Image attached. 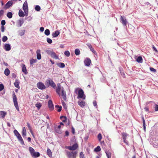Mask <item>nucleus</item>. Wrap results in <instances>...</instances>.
I'll return each mask as SVG.
<instances>
[{"label":"nucleus","instance_id":"nucleus-30","mask_svg":"<svg viewBox=\"0 0 158 158\" xmlns=\"http://www.w3.org/2000/svg\"><path fill=\"white\" fill-rule=\"evenodd\" d=\"M19 15L20 17H24L25 16V15L23 12L21 10H20L19 11Z\"/></svg>","mask_w":158,"mask_h":158},{"label":"nucleus","instance_id":"nucleus-39","mask_svg":"<svg viewBox=\"0 0 158 158\" xmlns=\"http://www.w3.org/2000/svg\"><path fill=\"white\" fill-rule=\"evenodd\" d=\"M29 150L31 155H32L33 153L35 152V150L34 149L31 147H29Z\"/></svg>","mask_w":158,"mask_h":158},{"label":"nucleus","instance_id":"nucleus-12","mask_svg":"<svg viewBox=\"0 0 158 158\" xmlns=\"http://www.w3.org/2000/svg\"><path fill=\"white\" fill-rule=\"evenodd\" d=\"M24 23V21L22 19H19L17 22V26L18 27H19L22 26Z\"/></svg>","mask_w":158,"mask_h":158},{"label":"nucleus","instance_id":"nucleus-48","mask_svg":"<svg viewBox=\"0 0 158 158\" xmlns=\"http://www.w3.org/2000/svg\"><path fill=\"white\" fill-rule=\"evenodd\" d=\"M153 146L155 148H157L158 147V140H156V141L153 143Z\"/></svg>","mask_w":158,"mask_h":158},{"label":"nucleus","instance_id":"nucleus-46","mask_svg":"<svg viewBox=\"0 0 158 158\" xmlns=\"http://www.w3.org/2000/svg\"><path fill=\"white\" fill-rule=\"evenodd\" d=\"M62 105L63 108L66 110L67 109V106L66 103L64 102H62Z\"/></svg>","mask_w":158,"mask_h":158},{"label":"nucleus","instance_id":"nucleus-55","mask_svg":"<svg viewBox=\"0 0 158 158\" xmlns=\"http://www.w3.org/2000/svg\"><path fill=\"white\" fill-rule=\"evenodd\" d=\"M80 158H85L82 152H81L80 154Z\"/></svg>","mask_w":158,"mask_h":158},{"label":"nucleus","instance_id":"nucleus-3","mask_svg":"<svg viewBox=\"0 0 158 158\" xmlns=\"http://www.w3.org/2000/svg\"><path fill=\"white\" fill-rule=\"evenodd\" d=\"M46 52L48 54L50 55L52 58L55 59H58V56L53 51H52L51 50H47L46 51Z\"/></svg>","mask_w":158,"mask_h":158},{"label":"nucleus","instance_id":"nucleus-19","mask_svg":"<svg viewBox=\"0 0 158 158\" xmlns=\"http://www.w3.org/2000/svg\"><path fill=\"white\" fill-rule=\"evenodd\" d=\"M37 58L39 60L41 59V57L40 54V49L37 50L36 51Z\"/></svg>","mask_w":158,"mask_h":158},{"label":"nucleus","instance_id":"nucleus-2","mask_svg":"<svg viewBox=\"0 0 158 158\" xmlns=\"http://www.w3.org/2000/svg\"><path fill=\"white\" fill-rule=\"evenodd\" d=\"M14 132L15 135L16 136L18 140L22 145H24V141L20 135V134L16 130H15L14 131Z\"/></svg>","mask_w":158,"mask_h":158},{"label":"nucleus","instance_id":"nucleus-27","mask_svg":"<svg viewBox=\"0 0 158 158\" xmlns=\"http://www.w3.org/2000/svg\"><path fill=\"white\" fill-rule=\"evenodd\" d=\"M136 61L139 63H142L143 62V59L141 56H138L137 59Z\"/></svg>","mask_w":158,"mask_h":158},{"label":"nucleus","instance_id":"nucleus-34","mask_svg":"<svg viewBox=\"0 0 158 158\" xmlns=\"http://www.w3.org/2000/svg\"><path fill=\"white\" fill-rule=\"evenodd\" d=\"M55 107L56 108H58V109L57 110V111L58 112H60L61 111L62 108L61 106H59L58 105H56Z\"/></svg>","mask_w":158,"mask_h":158},{"label":"nucleus","instance_id":"nucleus-20","mask_svg":"<svg viewBox=\"0 0 158 158\" xmlns=\"http://www.w3.org/2000/svg\"><path fill=\"white\" fill-rule=\"evenodd\" d=\"M13 2L11 1H9L5 5V7L6 9L9 8L12 5Z\"/></svg>","mask_w":158,"mask_h":158},{"label":"nucleus","instance_id":"nucleus-11","mask_svg":"<svg viewBox=\"0 0 158 158\" xmlns=\"http://www.w3.org/2000/svg\"><path fill=\"white\" fill-rule=\"evenodd\" d=\"M61 96L62 97L64 100V101H66L67 99L66 94L65 91L64 90V88L63 87H62L61 88Z\"/></svg>","mask_w":158,"mask_h":158},{"label":"nucleus","instance_id":"nucleus-16","mask_svg":"<svg viewBox=\"0 0 158 158\" xmlns=\"http://www.w3.org/2000/svg\"><path fill=\"white\" fill-rule=\"evenodd\" d=\"M48 106L50 110H52L54 109V105L51 100H49L48 102Z\"/></svg>","mask_w":158,"mask_h":158},{"label":"nucleus","instance_id":"nucleus-6","mask_svg":"<svg viewBox=\"0 0 158 158\" xmlns=\"http://www.w3.org/2000/svg\"><path fill=\"white\" fill-rule=\"evenodd\" d=\"M78 98L84 99H85V96L84 95V92L81 89H80L78 90Z\"/></svg>","mask_w":158,"mask_h":158},{"label":"nucleus","instance_id":"nucleus-26","mask_svg":"<svg viewBox=\"0 0 158 158\" xmlns=\"http://www.w3.org/2000/svg\"><path fill=\"white\" fill-rule=\"evenodd\" d=\"M14 84V85L17 88H19V81L18 80H16Z\"/></svg>","mask_w":158,"mask_h":158},{"label":"nucleus","instance_id":"nucleus-56","mask_svg":"<svg viewBox=\"0 0 158 158\" xmlns=\"http://www.w3.org/2000/svg\"><path fill=\"white\" fill-rule=\"evenodd\" d=\"M4 88V86L2 84H0V91H2Z\"/></svg>","mask_w":158,"mask_h":158},{"label":"nucleus","instance_id":"nucleus-58","mask_svg":"<svg viewBox=\"0 0 158 158\" xmlns=\"http://www.w3.org/2000/svg\"><path fill=\"white\" fill-rule=\"evenodd\" d=\"M150 69L151 71L153 72H156V69H154L153 68L150 67Z\"/></svg>","mask_w":158,"mask_h":158},{"label":"nucleus","instance_id":"nucleus-35","mask_svg":"<svg viewBox=\"0 0 158 158\" xmlns=\"http://www.w3.org/2000/svg\"><path fill=\"white\" fill-rule=\"evenodd\" d=\"M32 156L35 157H39L40 156V153L38 152H35Z\"/></svg>","mask_w":158,"mask_h":158},{"label":"nucleus","instance_id":"nucleus-15","mask_svg":"<svg viewBox=\"0 0 158 158\" xmlns=\"http://www.w3.org/2000/svg\"><path fill=\"white\" fill-rule=\"evenodd\" d=\"M11 48L10 45L9 44H5L4 49L6 51H9Z\"/></svg>","mask_w":158,"mask_h":158},{"label":"nucleus","instance_id":"nucleus-43","mask_svg":"<svg viewBox=\"0 0 158 158\" xmlns=\"http://www.w3.org/2000/svg\"><path fill=\"white\" fill-rule=\"evenodd\" d=\"M55 130V131L58 134H61L62 133V131L60 129H57V128L56 127Z\"/></svg>","mask_w":158,"mask_h":158},{"label":"nucleus","instance_id":"nucleus-40","mask_svg":"<svg viewBox=\"0 0 158 158\" xmlns=\"http://www.w3.org/2000/svg\"><path fill=\"white\" fill-rule=\"evenodd\" d=\"M60 118L64 122H65L66 121L67 118L65 116H61L60 117Z\"/></svg>","mask_w":158,"mask_h":158},{"label":"nucleus","instance_id":"nucleus-1","mask_svg":"<svg viewBox=\"0 0 158 158\" xmlns=\"http://www.w3.org/2000/svg\"><path fill=\"white\" fill-rule=\"evenodd\" d=\"M45 84L47 87L50 86L52 87L55 89L56 87V84L51 79L49 78L47 79L46 81Z\"/></svg>","mask_w":158,"mask_h":158},{"label":"nucleus","instance_id":"nucleus-41","mask_svg":"<svg viewBox=\"0 0 158 158\" xmlns=\"http://www.w3.org/2000/svg\"><path fill=\"white\" fill-rule=\"evenodd\" d=\"M105 153H106V156L108 158H111V153H110V152H109L108 151H106Z\"/></svg>","mask_w":158,"mask_h":158},{"label":"nucleus","instance_id":"nucleus-21","mask_svg":"<svg viewBox=\"0 0 158 158\" xmlns=\"http://www.w3.org/2000/svg\"><path fill=\"white\" fill-rule=\"evenodd\" d=\"M22 69L23 72L25 74H27V70L26 67V66L24 64H22Z\"/></svg>","mask_w":158,"mask_h":158},{"label":"nucleus","instance_id":"nucleus-53","mask_svg":"<svg viewBox=\"0 0 158 158\" xmlns=\"http://www.w3.org/2000/svg\"><path fill=\"white\" fill-rule=\"evenodd\" d=\"M35 9L37 11H40V7L39 6L36 5L35 7Z\"/></svg>","mask_w":158,"mask_h":158},{"label":"nucleus","instance_id":"nucleus-64","mask_svg":"<svg viewBox=\"0 0 158 158\" xmlns=\"http://www.w3.org/2000/svg\"><path fill=\"white\" fill-rule=\"evenodd\" d=\"M88 138L89 136L88 135H86L84 138V139L85 141H86L88 139Z\"/></svg>","mask_w":158,"mask_h":158},{"label":"nucleus","instance_id":"nucleus-31","mask_svg":"<svg viewBox=\"0 0 158 158\" xmlns=\"http://www.w3.org/2000/svg\"><path fill=\"white\" fill-rule=\"evenodd\" d=\"M27 127L29 129L31 133L33 135V133L32 130V128L31 126H30V124L28 123H27Z\"/></svg>","mask_w":158,"mask_h":158},{"label":"nucleus","instance_id":"nucleus-28","mask_svg":"<svg viewBox=\"0 0 158 158\" xmlns=\"http://www.w3.org/2000/svg\"><path fill=\"white\" fill-rule=\"evenodd\" d=\"M25 32V30H20L19 31V34L20 36H23L24 35Z\"/></svg>","mask_w":158,"mask_h":158},{"label":"nucleus","instance_id":"nucleus-51","mask_svg":"<svg viewBox=\"0 0 158 158\" xmlns=\"http://www.w3.org/2000/svg\"><path fill=\"white\" fill-rule=\"evenodd\" d=\"M98 138L99 141H100L102 139V136L101 133H99L98 135Z\"/></svg>","mask_w":158,"mask_h":158},{"label":"nucleus","instance_id":"nucleus-54","mask_svg":"<svg viewBox=\"0 0 158 158\" xmlns=\"http://www.w3.org/2000/svg\"><path fill=\"white\" fill-rule=\"evenodd\" d=\"M47 42L49 44H51L52 43V40L49 38H47Z\"/></svg>","mask_w":158,"mask_h":158},{"label":"nucleus","instance_id":"nucleus-10","mask_svg":"<svg viewBox=\"0 0 158 158\" xmlns=\"http://www.w3.org/2000/svg\"><path fill=\"white\" fill-rule=\"evenodd\" d=\"M57 88L56 89V93L60 96V90L61 89V85L60 83H58L57 84Z\"/></svg>","mask_w":158,"mask_h":158},{"label":"nucleus","instance_id":"nucleus-32","mask_svg":"<svg viewBox=\"0 0 158 158\" xmlns=\"http://www.w3.org/2000/svg\"><path fill=\"white\" fill-rule=\"evenodd\" d=\"M47 153L50 157H52V152L51 150L49 148L47 149Z\"/></svg>","mask_w":158,"mask_h":158},{"label":"nucleus","instance_id":"nucleus-17","mask_svg":"<svg viewBox=\"0 0 158 158\" xmlns=\"http://www.w3.org/2000/svg\"><path fill=\"white\" fill-rule=\"evenodd\" d=\"M23 8L24 11L28 10L27 3L26 1H25L23 5Z\"/></svg>","mask_w":158,"mask_h":158},{"label":"nucleus","instance_id":"nucleus-18","mask_svg":"<svg viewBox=\"0 0 158 158\" xmlns=\"http://www.w3.org/2000/svg\"><path fill=\"white\" fill-rule=\"evenodd\" d=\"M60 33V32L58 31L57 30L53 32L52 35L53 37L54 38L57 37L59 35Z\"/></svg>","mask_w":158,"mask_h":158},{"label":"nucleus","instance_id":"nucleus-24","mask_svg":"<svg viewBox=\"0 0 158 158\" xmlns=\"http://www.w3.org/2000/svg\"><path fill=\"white\" fill-rule=\"evenodd\" d=\"M78 105L81 107H83L85 105V102L83 101H78Z\"/></svg>","mask_w":158,"mask_h":158},{"label":"nucleus","instance_id":"nucleus-13","mask_svg":"<svg viewBox=\"0 0 158 158\" xmlns=\"http://www.w3.org/2000/svg\"><path fill=\"white\" fill-rule=\"evenodd\" d=\"M120 19L121 21V22L123 24L124 26H126L127 22L125 17L121 16Z\"/></svg>","mask_w":158,"mask_h":158},{"label":"nucleus","instance_id":"nucleus-9","mask_svg":"<svg viewBox=\"0 0 158 158\" xmlns=\"http://www.w3.org/2000/svg\"><path fill=\"white\" fill-rule=\"evenodd\" d=\"M123 139V140L124 142L127 145H128L129 144L128 141L126 140L127 137L128 135L126 133H122Z\"/></svg>","mask_w":158,"mask_h":158},{"label":"nucleus","instance_id":"nucleus-14","mask_svg":"<svg viewBox=\"0 0 158 158\" xmlns=\"http://www.w3.org/2000/svg\"><path fill=\"white\" fill-rule=\"evenodd\" d=\"M91 62L90 59L88 58H86L84 61V63L85 65L87 66H89L90 65Z\"/></svg>","mask_w":158,"mask_h":158},{"label":"nucleus","instance_id":"nucleus-33","mask_svg":"<svg viewBox=\"0 0 158 158\" xmlns=\"http://www.w3.org/2000/svg\"><path fill=\"white\" fill-rule=\"evenodd\" d=\"M57 65L60 68H63L65 66V64L64 63H59L57 64Z\"/></svg>","mask_w":158,"mask_h":158},{"label":"nucleus","instance_id":"nucleus-45","mask_svg":"<svg viewBox=\"0 0 158 158\" xmlns=\"http://www.w3.org/2000/svg\"><path fill=\"white\" fill-rule=\"evenodd\" d=\"M41 106V104L40 103H37L35 104V106L36 107L38 110H39Z\"/></svg>","mask_w":158,"mask_h":158},{"label":"nucleus","instance_id":"nucleus-7","mask_svg":"<svg viewBox=\"0 0 158 158\" xmlns=\"http://www.w3.org/2000/svg\"><path fill=\"white\" fill-rule=\"evenodd\" d=\"M78 145L77 143H75L73 144L72 146H68L67 149L71 151H74L76 150L78 148Z\"/></svg>","mask_w":158,"mask_h":158},{"label":"nucleus","instance_id":"nucleus-59","mask_svg":"<svg viewBox=\"0 0 158 158\" xmlns=\"http://www.w3.org/2000/svg\"><path fill=\"white\" fill-rule=\"evenodd\" d=\"M152 48L153 50L155 51V52L158 53V51L157 50L156 47L153 45H152Z\"/></svg>","mask_w":158,"mask_h":158},{"label":"nucleus","instance_id":"nucleus-29","mask_svg":"<svg viewBox=\"0 0 158 158\" xmlns=\"http://www.w3.org/2000/svg\"><path fill=\"white\" fill-rule=\"evenodd\" d=\"M10 73V71L7 69H6L4 71V74L6 76H8Z\"/></svg>","mask_w":158,"mask_h":158},{"label":"nucleus","instance_id":"nucleus-38","mask_svg":"<svg viewBox=\"0 0 158 158\" xmlns=\"http://www.w3.org/2000/svg\"><path fill=\"white\" fill-rule=\"evenodd\" d=\"M13 14L11 12H9L7 14V16L9 19H11L12 18Z\"/></svg>","mask_w":158,"mask_h":158},{"label":"nucleus","instance_id":"nucleus-60","mask_svg":"<svg viewBox=\"0 0 158 158\" xmlns=\"http://www.w3.org/2000/svg\"><path fill=\"white\" fill-rule=\"evenodd\" d=\"M4 13V10H0V18L2 15Z\"/></svg>","mask_w":158,"mask_h":158},{"label":"nucleus","instance_id":"nucleus-8","mask_svg":"<svg viewBox=\"0 0 158 158\" xmlns=\"http://www.w3.org/2000/svg\"><path fill=\"white\" fill-rule=\"evenodd\" d=\"M37 85L38 88L41 90L44 89L46 88V86L44 84L41 82L38 83H37Z\"/></svg>","mask_w":158,"mask_h":158},{"label":"nucleus","instance_id":"nucleus-63","mask_svg":"<svg viewBox=\"0 0 158 158\" xmlns=\"http://www.w3.org/2000/svg\"><path fill=\"white\" fill-rule=\"evenodd\" d=\"M93 105L94 106H97V102H96V101H94L93 102Z\"/></svg>","mask_w":158,"mask_h":158},{"label":"nucleus","instance_id":"nucleus-44","mask_svg":"<svg viewBox=\"0 0 158 158\" xmlns=\"http://www.w3.org/2000/svg\"><path fill=\"white\" fill-rule=\"evenodd\" d=\"M101 150V149L100 146H98L94 149V151L96 152H98L100 151Z\"/></svg>","mask_w":158,"mask_h":158},{"label":"nucleus","instance_id":"nucleus-52","mask_svg":"<svg viewBox=\"0 0 158 158\" xmlns=\"http://www.w3.org/2000/svg\"><path fill=\"white\" fill-rule=\"evenodd\" d=\"M154 107L155 111H158V103L157 104H155L154 105Z\"/></svg>","mask_w":158,"mask_h":158},{"label":"nucleus","instance_id":"nucleus-37","mask_svg":"<svg viewBox=\"0 0 158 158\" xmlns=\"http://www.w3.org/2000/svg\"><path fill=\"white\" fill-rule=\"evenodd\" d=\"M75 53L76 55H78L80 54V51L79 49H76L75 50Z\"/></svg>","mask_w":158,"mask_h":158},{"label":"nucleus","instance_id":"nucleus-57","mask_svg":"<svg viewBox=\"0 0 158 158\" xmlns=\"http://www.w3.org/2000/svg\"><path fill=\"white\" fill-rule=\"evenodd\" d=\"M1 24L2 25V26H4V25L6 24L5 21L4 20H2L1 22Z\"/></svg>","mask_w":158,"mask_h":158},{"label":"nucleus","instance_id":"nucleus-25","mask_svg":"<svg viewBox=\"0 0 158 158\" xmlns=\"http://www.w3.org/2000/svg\"><path fill=\"white\" fill-rule=\"evenodd\" d=\"M22 135L23 137H25L26 135V130L25 127L23 128Z\"/></svg>","mask_w":158,"mask_h":158},{"label":"nucleus","instance_id":"nucleus-49","mask_svg":"<svg viewBox=\"0 0 158 158\" xmlns=\"http://www.w3.org/2000/svg\"><path fill=\"white\" fill-rule=\"evenodd\" d=\"M64 54L67 57L69 56L70 55V52L68 51H66L64 52Z\"/></svg>","mask_w":158,"mask_h":158},{"label":"nucleus","instance_id":"nucleus-23","mask_svg":"<svg viewBox=\"0 0 158 158\" xmlns=\"http://www.w3.org/2000/svg\"><path fill=\"white\" fill-rule=\"evenodd\" d=\"M86 45L94 53L95 52V51L94 50V48L92 47V46L90 44L88 43L86 44Z\"/></svg>","mask_w":158,"mask_h":158},{"label":"nucleus","instance_id":"nucleus-4","mask_svg":"<svg viewBox=\"0 0 158 158\" xmlns=\"http://www.w3.org/2000/svg\"><path fill=\"white\" fill-rule=\"evenodd\" d=\"M13 102H14V105L16 108V109L18 111L19 110V107L17 101V98L16 96L15 95V93L14 92L13 94Z\"/></svg>","mask_w":158,"mask_h":158},{"label":"nucleus","instance_id":"nucleus-36","mask_svg":"<svg viewBox=\"0 0 158 158\" xmlns=\"http://www.w3.org/2000/svg\"><path fill=\"white\" fill-rule=\"evenodd\" d=\"M37 61V60L36 59H32L30 60V64L31 65H32L34 63H36Z\"/></svg>","mask_w":158,"mask_h":158},{"label":"nucleus","instance_id":"nucleus-47","mask_svg":"<svg viewBox=\"0 0 158 158\" xmlns=\"http://www.w3.org/2000/svg\"><path fill=\"white\" fill-rule=\"evenodd\" d=\"M119 71H120V73H121V74L122 75V76L123 77V78H125V73H124V72H123V71L122 70H121V69H119Z\"/></svg>","mask_w":158,"mask_h":158},{"label":"nucleus","instance_id":"nucleus-50","mask_svg":"<svg viewBox=\"0 0 158 158\" xmlns=\"http://www.w3.org/2000/svg\"><path fill=\"white\" fill-rule=\"evenodd\" d=\"M8 39L7 37L6 36H3L2 38V41L3 42H5Z\"/></svg>","mask_w":158,"mask_h":158},{"label":"nucleus","instance_id":"nucleus-61","mask_svg":"<svg viewBox=\"0 0 158 158\" xmlns=\"http://www.w3.org/2000/svg\"><path fill=\"white\" fill-rule=\"evenodd\" d=\"M5 30V27L4 26H1V31L2 32H4Z\"/></svg>","mask_w":158,"mask_h":158},{"label":"nucleus","instance_id":"nucleus-42","mask_svg":"<svg viewBox=\"0 0 158 158\" xmlns=\"http://www.w3.org/2000/svg\"><path fill=\"white\" fill-rule=\"evenodd\" d=\"M45 34L46 35H48L50 34V31L48 29H46L44 32Z\"/></svg>","mask_w":158,"mask_h":158},{"label":"nucleus","instance_id":"nucleus-5","mask_svg":"<svg viewBox=\"0 0 158 158\" xmlns=\"http://www.w3.org/2000/svg\"><path fill=\"white\" fill-rule=\"evenodd\" d=\"M77 152V151L69 152L67 155L69 158H76Z\"/></svg>","mask_w":158,"mask_h":158},{"label":"nucleus","instance_id":"nucleus-62","mask_svg":"<svg viewBox=\"0 0 158 158\" xmlns=\"http://www.w3.org/2000/svg\"><path fill=\"white\" fill-rule=\"evenodd\" d=\"M72 132L73 133V134H74L75 133V129L73 127H72V129H71Z\"/></svg>","mask_w":158,"mask_h":158},{"label":"nucleus","instance_id":"nucleus-22","mask_svg":"<svg viewBox=\"0 0 158 158\" xmlns=\"http://www.w3.org/2000/svg\"><path fill=\"white\" fill-rule=\"evenodd\" d=\"M6 114V113L4 111H0V117L2 118H4Z\"/></svg>","mask_w":158,"mask_h":158}]
</instances>
